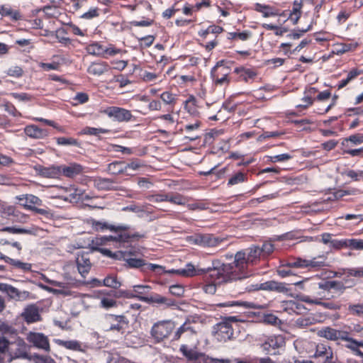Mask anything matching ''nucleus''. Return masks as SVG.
<instances>
[{"label": "nucleus", "mask_w": 363, "mask_h": 363, "mask_svg": "<svg viewBox=\"0 0 363 363\" xmlns=\"http://www.w3.org/2000/svg\"><path fill=\"white\" fill-rule=\"evenodd\" d=\"M250 252L240 250L235 255V259L232 264H223L219 269L224 274V277L218 278V281H233L247 278L249 276Z\"/></svg>", "instance_id": "obj_1"}, {"label": "nucleus", "mask_w": 363, "mask_h": 363, "mask_svg": "<svg viewBox=\"0 0 363 363\" xmlns=\"http://www.w3.org/2000/svg\"><path fill=\"white\" fill-rule=\"evenodd\" d=\"M144 238H145V234H142L139 232H118V234L114 236L96 237L92 241V248L94 250L101 252L99 250H107L106 248L101 247V246L105 245L108 242L113 241L121 245L138 241L140 239Z\"/></svg>", "instance_id": "obj_2"}, {"label": "nucleus", "mask_w": 363, "mask_h": 363, "mask_svg": "<svg viewBox=\"0 0 363 363\" xmlns=\"http://www.w3.org/2000/svg\"><path fill=\"white\" fill-rule=\"evenodd\" d=\"M224 32L223 27L211 24L206 28H201L198 31V41L206 50L211 51L219 43V35Z\"/></svg>", "instance_id": "obj_3"}, {"label": "nucleus", "mask_w": 363, "mask_h": 363, "mask_svg": "<svg viewBox=\"0 0 363 363\" xmlns=\"http://www.w3.org/2000/svg\"><path fill=\"white\" fill-rule=\"evenodd\" d=\"M219 264V260H213L212 262V267H208L205 274L203 275L205 284L203 286V289L206 294H214L216 291V287L218 285L227 282L218 281V278L224 277V274L218 268Z\"/></svg>", "instance_id": "obj_4"}, {"label": "nucleus", "mask_w": 363, "mask_h": 363, "mask_svg": "<svg viewBox=\"0 0 363 363\" xmlns=\"http://www.w3.org/2000/svg\"><path fill=\"white\" fill-rule=\"evenodd\" d=\"M18 201H26V203H20L25 209L32 211L35 213L42 215L46 218L52 216L51 211L48 208H38L43 206V201L38 196L33 194H25L17 196Z\"/></svg>", "instance_id": "obj_5"}, {"label": "nucleus", "mask_w": 363, "mask_h": 363, "mask_svg": "<svg viewBox=\"0 0 363 363\" xmlns=\"http://www.w3.org/2000/svg\"><path fill=\"white\" fill-rule=\"evenodd\" d=\"M86 52L92 55L108 59L110 57H114L118 54L126 52L125 50L117 48L113 44H108V46L101 44L100 42H94L86 47Z\"/></svg>", "instance_id": "obj_6"}, {"label": "nucleus", "mask_w": 363, "mask_h": 363, "mask_svg": "<svg viewBox=\"0 0 363 363\" xmlns=\"http://www.w3.org/2000/svg\"><path fill=\"white\" fill-rule=\"evenodd\" d=\"M128 321L122 315L107 314L102 321V328L105 332L123 333Z\"/></svg>", "instance_id": "obj_7"}, {"label": "nucleus", "mask_w": 363, "mask_h": 363, "mask_svg": "<svg viewBox=\"0 0 363 363\" xmlns=\"http://www.w3.org/2000/svg\"><path fill=\"white\" fill-rule=\"evenodd\" d=\"M101 253L108 257L113 258L119 260H125L130 268L144 269L145 260L143 259L132 258L131 252L128 251H117L113 252L110 250H100Z\"/></svg>", "instance_id": "obj_8"}, {"label": "nucleus", "mask_w": 363, "mask_h": 363, "mask_svg": "<svg viewBox=\"0 0 363 363\" xmlns=\"http://www.w3.org/2000/svg\"><path fill=\"white\" fill-rule=\"evenodd\" d=\"M227 62L218 61L211 70V77L216 86H226L230 83V69L226 65Z\"/></svg>", "instance_id": "obj_9"}, {"label": "nucleus", "mask_w": 363, "mask_h": 363, "mask_svg": "<svg viewBox=\"0 0 363 363\" xmlns=\"http://www.w3.org/2000/svg\"><path fill=\"white\" fill-rule=\"evenodd\" d=\"M150 287L145 285H135L133 286V291H114V298L124 297L127 298H137L140 301L147 302L149 297L147 294Z\"/></svg>", "instance_id": "obj_10"}, {"label": "nucleus", "mask_w": 363, "mask_h": 363, "mask_svg": "<svg viewBox=\"0 0 363 363\" xmlns=\"http://www.w3.org/2000/svg\"><path fill=\"white\" fill-rule=\"evenodd\" d=\"M233 331L232 320L228 318L214 326L213 335L219 342H226L233 337Z\"/></svg>", "instance_id": "obj_11"}, {"label": "nucleus", "mask_w": 363, "mask_h": 363, "mask_svg": "<svg viewBox=\"0 0 363 363\" xmlns=\"http://www.w3.org/2000/svg\"><path fill=\"white\" fill-rule=\"evenodd\" d=\"M173 330V325L170 321H161L153 325L151 329V335L156 342H160L167 338Z\"/></svg>", "instance_id": "obj_12"}, {"label": "nucleus", "mask_w": 363, "mask_h": 363, "mask_svg": "<svg viewBox=\"0 0 363 363\" xmlns=\"http://www.w3.org/2000/svg\"><path fill=\"white\" fill-rule=\"evenodd\" d=\"M88 223L96 231H104L105 230H109L111 232L118 233V232H130V227L125 224L112 225L106 222H101L96 220L94 218L88 220Z\"/></svg>", "instance_id": "obj_13"}, {"label": "nucleus", "mask_w": 363, "mask_h": 363, "mask_svg": "<svg viewBox=\"0 0 363 363\" xmlns=\"http://www.w3.org/2000/svg\"><path fill=\"white\" fill-rule=\"evenodd\" d=\"M101 113L107 115L109 118H112L118 122H128L133 118L130 111L118 106H108L101 110Z\"/></svg>", "instance_id": "obj_14"}, {"label": "nucleus", "mask_w": 363, "mask_h": 363, "mask_svg": "<svg viewBox=\"0 0 363 363\" xmlns=\"http://www.w3.org/2000/svg\"><path fill=\"white\" fill-rule=\"evenodd\" d=\"M192 241L193 243L203 247H214L218 246L223 241V239L213 234L198 233L192 237Z\"/></svg>", "instance_id": "obj_15"}, {"label": "nucleus", "mask_w": 363, "mask_h": 363, "mask_svg": "<svg viewBox=\"0 0 363 363\" xmlns=\"http://www.w3.org/2000/svg\"><path fill=\"white\" fill-rule=\"evenodd\" d=\"M28 341L35 347L43 349L46 352L50 350L48 337L41 333H30L27 337Z\"/></svg>", "instance_id": "obj_16"}, {"label": "nucleus", "mask_w": 363, "mask_h": 363, "mask_svg": "<svg viewBox=\"0 0 363 363\" xmlns=\"http://www.w3.org/2000/svg\"><path fill=\"white\" fill-rule=\"evenodd\" d=\"M313 357L320 359L322 363H333L335 361L332 348L325 344H318L316 345Z\"/></svg>", "instance_id": "obj_17"}, {"label": "nucleus", "mask_w": 363, "mask_h": 363, "mask_svg": "<svg viewBox=\"0 0 363 363\" xmlns=\"http://www.w3.org/2000/svg\"><path fill=\"white\" fill-rule=\"evenodd\" d=\"M9 354L11 359L25 358L27 357V347L22 339H17L11 342Z\"/></svg>", "instance_id": "obj_18"}, {"label": "nucleus", "mask_w": 363, "mask_h": 363, "mask_svg": "<svg viewBox=\"0 0 363 363\" xmlns=\"http://www.w3.org/2000/svg\"><path fill=\"white\" fill-rule=\"evenodd\" d=\"M268 290V291H276L281 293H285L288 291L285 284L281 282L275 281H269L260 284L251 285V291L258 290Z\"/></svg>", "instance_id": "obj_19"}, {"label": "nucleus", "mask_w": 363, "mask_h": 363, "mask_svg": "<svg viewBox=\"0 0 363 363\" xmlns=\"http://www.w3.org/2000/svg\"><path fill=\"white\" fill-rule=\"evenodd\" d=\"M179 351L189 361L201 359L203 363H209L210 357L208 356L193 349H189L186 345H181Z\"/></svg>", "instance_id": "obj_20"}, {"label": "nucleus", "mask_w": 363, "mask_h": 363, "mask_svg": "<svg viewBox=\"0 0 363 363\" xmlns=\"http://www.w3.org/2000/svg\"><path fill=\"white\" fill-rule=\"evenodd\" d=\"M318 335L320 337L326 338L330 340H337L346 339V332L342 330H337L332 328H325L318 332Z\"/></svg>", "instance_id": "obj_21"}, {"label": "nucleus", "mask_w": 363, "mask_h": 363, "mask_svg": "<svg viewBox=\"0 0 363 363\" xmlns=\"http://www.w3.org/2000/svg\"><path fill=\"white\" fill-rule=\"evenodd\" d=\"M22 317L27 323H33L41 320V315L38 307L35 305L28 306L22 313Z\"/></svg>", "instance_id": "obj_22"}, {"label": "nucleus", "mask_w": 363, "mask_h": 363, "mask_svg": "<svg viewBox=\"0 0 363 363\" xmlns=\"http://www.w3.org/2000/svg\"><path fill=\"white\" fill-rule=\"evenodd\" d=\"M111 67L106 62H92L87 69L89 74L99 77L107 72H109Z\"/></svg>", "instance_id": "obj_23"}, {"label": "nucleus", "mask_w": 363, "mask_h": 363, "mask_svg": "<svg viewBox=\"0 0 363 363\" xmlns=\"http://www.w3.org/2000/svg\"><path fill=\"white\" fill-rule=\"evenodd\" d=\"M62 175L73 178L83 172V167L78 163H69L68 165H60Z\"/></svg>", "instance_id": "obj_24"}, {"label": "nucleus", "mask_w": 363, "mask_h": 363, "mask_svg": "<svg viewBox=\"0 0 363 363\" xmlns=\"http://www.w3.org/2000/svg\"><path fill=\"white\" fill-rule=\"evenodd\" d=\"M160 98L162 103L168 106V110H171L172 111L174 110L179 101V95L169 90L163 91L160 95Z\"/></svg>", "instance_id": "obj_25"}, {"label": "nucleus", "mask_w": 363, "mask_h": 363, "mask_svg": "<svg viewBox=\"0 0 363 363\" xmlns=\"http://www.w3.org/2000/svg\"><path fill=\"white\" fill-rule=\"evenodd\" d=\"M284 338L281 335H277L269 337L262 346L264 350H267L268 353L275 354V352H272L270 348L275 350L284 347Z\"/></svg>", "instance_id": "obj_26"}, {"label": "nucleus", "mask_w": 363, "mask_h": 363, "mask_svg": "<svg viewBox=\"0 0 363 363\" xmlns=\"http://www.w3.org/2000/svg\"><path fill=\"white\" fill-rule=\"evenodd\" d=\"M77 264L79 272L82 277H85V274L89 272L91 265L89 254L83 253L82 255H79L77 258Z\"/></svg>", "instance_id": "obj_27"}, {"label": "nucleus", "mask_w": 363, "mask_h": 363, "mask_svg": "<svg viewBox=\"0 0 363 363\" xmlns=\"http://www.w3.org/2000/svg\"><path fill=\"white\" fill-rule=\"evenodd\" d=\"M0 14L4 17H8L13 21L21 20L23 15L18 9H13L9 5H2L0 7Z\"/></svg>", "instance_id": "obj_28"}, {"label": "nucleus", "mask_w": 363, "mask_h": 363, "mask_svg": "<svg viewBox=\"0 0 363 363\" xmlns=\"http://www.w3.org/2000/svg\"><path fill=\"white\" fill-rule=\"evenodd\" d=\"M94 186L99 190H116V183L111 179L97 177L94 179Z\"/></svg>", "instance_id": "obj_29"}, {"label": "nucleus", "mask_w": 363, "mask_h": 363, "mask_svg": "<svg viewBox=\"0 0 363 363\" xmlns=\"http://www.w3.org/2000/svg\"><path fill=\"white\" fill-rule=\"evenodd\" d=\"M26 135L33 138H44L48 135V131L45 129L38 128L35 125H29L24 129Z\"/></svg>", "instance_id": "obj_30"}, {"label": "nucleus", "mask_w": 363, "mask_h": 363, "mask_svg": "<svg viewBox=\"0 0 363 363\" xmlns=\"http://www.w3.org/2000/svg\"><path fill=\"white\" fill-rule=\"evenodd\" d=\"M322 298H328L326 297L325 295L321 296V298H315V299H311L308 296H303L301 297V300L306 303L321 305V306H324L325 308L331 309V310L340 309V305L333 303V302H321L320 299H322Z\"/></svg>", "instance_id": "obj_31"}, {"label": "nucleus", "mask_w": 363, "mask_h": 363, "mask_svg": "<svg viewBox=\"0 0 363 363\" xmlns=\"http://www.w3.org/2000/svg\"><path fill=\"white\" fill-rule=\"evenodd\" d=\"M94 281L97 282V286H105L114 289H117L121 286V281L115 275H108L103 279V281L94 279Z\"/></svg>", "instance_id": "obj_32"}, {"label": "nucleus", "mask_w": 363, "mask_h": 363, "mask_svg": "<svg viewBox=\"0 0 363 363\" xmlns=\"http://www.w3.org/2000/svg\"><path fill=\"white\" fill-rule=\"evenodd\" d=\"M198 101L196 97L190 95L184 102V109L192 116L197 118L199 115Z\"/></svg>", "instance_id": "obj_33"}, {"label": "nucleus", "mask_w": 363, "mask_h": 363, "mask_svg": "<svg viewBox=\"0 0 363 363\" xmlns=\"http://www.w3.org/2000/svg\"><path fill=\"white\" fill-rule=\"evenodd\" d=\"M191 200L192 199L191 197L184 196L177 192H171L168 194V202L175 205L186 206V204Z\"/></svg>", "instance_id": "obj_34"}, {"label": "nucleus", "mask_w": 363, "mask_h": 363, "mask_svg": "<svg viewBox=\"0 0 363 363\" xmlns=\"http://www.w3.org/2000/svg\"><path fill=\"white\" fill-rule=\"evenodd\" d=\"M247 180H248L247 172H244L242 171H238L230 176V177L228 180L227 185L228 186H232L240 184L243 182H247Z\"/></svg>", "instance_id": "obj_35"}, {"label": "nucleus", "mask_w": 363, "mask_h": 363, "mask_svg": "<svg viewBox=\"0 0 363 363\" xmlns=\"http://www.w3.org/2000/svg\"><path fill=\"white\" fill-rule=\"evenodd\" d=\"M206 272V269H196L194 265L189 263L184 269L179 270V274L184 277H194L195 275H204Z\"/></svg>", "instance_id": "obj_36"}, {"label": "nucleus", "mask_w": 363, "mask_h": 363, "mask_svg": "<svg viewBox=\"0 0 363 363\" xmlns=\"http://www.w3.org/2000/svg\"><path fill=\"white\" fill-rule=\"evenodd\" d=\"M147 302L155 303L157 304H162L167 306L175 305V301L172 299L168 298L165 296L155 294L149 297Z\"/></svg>", "instance_id": "obj_37"}, {"label": "nucleus", "mask_w": 363, "mask_h": 363, "mask_svg": "<svg viewBox=\"0 0 363 363\" xmlns=\"http://www.w3.org/2000/svg\"><path fill=\"white\" fill-rule=\"evenodd\" d=\"M255 9V11L261 13L262 16L264 18L274 16L279 14L277 11L274 10L272 7L268 5L256 4Z\"/></svg>", "instance_id": "obj_38"}, {"label": "nucleus", "mask_w": 363, "mask_h": 363, "mask_svg": "<svg viewBox=\"0 0 363 363\" xmlns=\"http://www.w3.org/2000/svg\"><path fill=\"white\" fill-rule=\"evenodd\" d=\"M233 73L236 76V80L238 82H247L250 79V69L243 66L236 67Z\"/></svg>", "instance_id": "obj_39"}, {"label": "nucleus", "mask_w": 363, "mask_h": 363, "mask_svg": "<svg viewBox=\"0 0 363 363\" xmlns=\"http://www.w3.org/2000/svg\"><path fill=\"white\" fill-rule=\"evenodd\" d=\"M6 263L13 266L16 269H19L21 271L26 272L31 271V264L23 262L20 260L12 259L9 257H7Z\"/></svg>", "instance_id": "obj_40"}, {"label": "nucleus", "mask_w": 363, "mask_h": 363, "mask_svg": "<svg viewBox=\"0 0 363 363\" xmlns=\"http://www.w3.org/2000/svg\"><path fill=\"white\" fill-rule=\"evenodd\" d=\"M319 289H323L325 291H329L332 289H335L337 291H343L345 289L344 285L336 281H328L324 283H320L318 284Z\"/></svg>", "instance_id": "obj_41"}, {"label": "nucleus", "mask_w": 363, "mask_h": 363, "mask_svg": "<svg viewBox=\"0 0 363 363\" xmlns=\"http://www.w3.org/2000/svg\"><path fill=\"white\" fill-rule=\"evenodd\" d=\"M55 342L66 349L79 351L81 350V343L77 340H56Z\"/></svg>", "instance_id": "obj_42"}, {"label": "nucleus", "mask_w": 363, "mask_h": 363, "mask_svg": "<svg viewBox=\"0 0 363 363\" xmlns=\"http://www.w3.org/2000/svg\"><path fill=\"white\" fill-rule=\"evenodd\" d=\"M145 163L140 159L135 158L132 160L130 162L125 164L124 166V171L126 175H130L129 170L137 171L141 167H145Z\"/></svg>", "instance_id": "obj_43"}, {"label": "nucleus", "mask_w": 363, "mask_h": 363, "mask_svg": "<svg viewBox=\"0 0 363 363\" xmlns=\"http://www.w3.org/2000/svg\"><path fill=\"white\" fill-rule=\"evenodd\" d=\"M187 331H190L191 333H196V330L191 326V322L187 319L177 330L174 334V340H179L181 335Z\"/></svg>", "instance_id": "obj_44"}, {"label": "nucleus", "mask_w": 363, "mask_h": 363, "mask_svg": "<svg viewBox=\"0 0 363 363\" xmlns=\"http://www.w3.org/2000/svg\"><path fill=\"white\" fill-rule=\"evenodd\" d=\"M108 133H110V130L108 129L86 126L82 129L80 134L99 136L100 134H105Z\"/></svg>", "instance_id": "obj_45"}, {"label": "nucleus", "mask_w": 363, "mask_h": 363, "mask_svg": "<svg viewBox=\"0 0 363 363\" xmlns=\"http://www.w3.org/2000/svg\"><path fill=\"white\" fill-rule=\"evenodd\" d=\"M65 192L67 193L66 195L62 196V198L65 201H72L76 200L79 199V196H80L81 193L80 191L77 189H75L74 186H69L65 189Z\"/></svg>", "instance_id": "obj_46"}, {"label": "nucleus", "mask_w": 363, "mask_h": 363, "mask_svg": "<svg viewBox=\"0 0 363 363\" xmlns=\"http://www.w3.org/2000/svg\"><path fill=\"white\" fill-rule=\"evenodd\" d=\"M56 143L58 145H71L75 147H79L80 143L79 140L74 138H65V137H59L56 138Z\"/></svg>", "instance_id": "obj_47"}, {"label": "nucleus", "mask_w": 363, "mask_h": 363, "mask_svg": "<svg viewBox=\"0 0 363 363\" xmlns=\"http://www.w3.org/2000/svg\"><path fill=\"white\" fill-rule=\"evenodd\" d=\"M124 166V162H113L108 164V169L113 174H125Z\"/></svg>", "instance_id": "obj_48"}, {"label": "nucleus", "mask_w": 363, "mask_h": 363, "mask_svg": "<svg viewBox=\"0 0 363 363\" xmlns=\"http://www.w3.org/2000/svg\"><path fill=\"white\" fill-rule=\"evenodd\" d=\"M314 322L315 318L311 316L300 317L295 321V325L300 328H305L313 325Z\"/></svg>", "instance_id": "obj_49"}, {"label": "nucleus", "mask_w": 363, "mask_h": 363, "mask_svg": "<svg viewBox=\"0 0 363 363\" xmlns=\"http://www.w3.org/2000/svg\"><path fill=\"white\" fill-rule=\"evenodd\" d=\"M348 142H351L354 145H359L363 143V135L362 134H354L350 135L349 138L343 139L341 143L342 146H347Z\"/></svg>", "instance_id": "obj_50"}, {"label": "nucleus", "mask_w": 363, "mask_h": 363, "mask_svg": "<svg viewBox=\"0 0 363 363\" xmlns=\"http://www.w3.org/2000/svg\"><path fill=\"white\" fill-rule=\"evenodd\" d=\"M140 78L145 82H151L157 80L158 74L154 72H148L145 69H140L139 73Z\"/></svg>", "instance_id": "obj_51"}, {"label": "nucleus", "mask_w": 363, "mask_h": 363, "mask_svg": "<svg viewBox=\"0 0 363 363\" xmlns=\"http://www.w3.org/2000/svg\"><path fill=\"white\" fill-rule=\"evenodd\" d=\"M347 342L345 347L350 349L353 352L357 350V347H363V341H357L349 337V334L346 332V339H342Z\"/></svg>", "instance_id": "obj_52"}, {"label": "nucleus", "mask_w": 363, "mask_h": 363, "mask_svg": "<svg viewBox=\"0 0 363 363\" xmlns=\"http://www.w3.org/2000/svg\"><path fill=\"white\" fill-rule=\"evenodd\" d=\"M348 311L352 315L363 318V303L357 304H350Z\"/></svg>", "instance_id": "obj_53"}, {"label": "nucleus", "mask_w": 363, "mask_h": 363, "mask_svg": "<svg viewBox=\"0 0 363 363\" xmlns=\"http://www.w3.org/2000/svg\"><path fill=\"white\" fill-rule=\"evenodd\" d=\"M147 199L152 202L160 203L168 201V194L160 193L148 195Z\"/></svg>", "instance_id": "obj_54"}, {"label": "nucleus", "mask_w": 363, "mask_h": 363, "mask_svg": "<svg viewBox=\"0 0 363 363\" xmlns=\"http://www.w3.org/2000/svg\"><path fill=\"white\" fill-rule=\"evenodd\" d=\"M100 306L106 309L115 308L117 306V301L113 298L102 297L100 301Z\"/></svg>", "instance_id": "obj_55"}, {"label": "nucleus", "mask_w": 363, "mask_h": 363, "mask_svg": "<svg viewBox=\"0 0 363 363\" xmlns=\"http://www.w3.org/2000/svg\"><path fill=\"white\" fill-rule=\"evenodd\" d=\"M157 119L162 121L164 126L167 128L172 127L175 122L174 118L171 113L161 115L157 117Z\"/></svg>", "instance_id": "obj_56"}, {"label": "nucleus", "mask_w": 363, "mask_h": 363, "mask_svg": "<svg viewBox=\"0 0 363 363\" xmlns=\"http://www.w3.org/2000/svg\"><path fill=\"white\" fill-rule=\"evenodd\" d=\"M47 177H57L60 175H62L61 172V167L57 166V167H51L49 168L45 169V172H43Z\"/></svg>", "instance_id": "obj_57"}, {"label": "nucleus", "mask_w": 363, "mask_h": 363, "mask_svg": "<svg viewBox=\"0 0 363 363\" xmlns=\"http://www.w3.org/2000/svg\"><path fill=\"white\" fill-rule=\"evenodd\" d=\"M248 33L247 32H230L228 33V39L247 40L248 39Z\"/></svg>", "instance_id": "obj_58"}, {"label": "nucleus", "mask_w": 363, "mask_h": 363, "mask_svg": "<svg viewBox=\"0 0 363 363\" xmlns=\"http://www.w3.org/2000/svg\"><path fill=\"white\" fill-rule=\"evenodd\" d=\"M23 70L20 66H13L8 69L6 71L7 75L16 78H20L23 75Z\"/></svg>", "instance_id": "obj_59"}, {"label": "nucleus", "mask_w": 363, "mask_h": 363, "mask_svg": "<svg viewBox=\"0 0 363 363\" xmlns=\"http://www.w3.org/2000/svg\"><path fill=\"white\" fill-rule=\"evenodd\" d=\"M200 126L201 121L196 118L194 123L184 125L182 130L186 131L188 133H191L195 130H199Z\"/></svg>", "instance_id": "obj_60"}, {"label": "nucleus", "mask_w": 363, "mask_h": 363, "mask_svg": "<svg viewBox=\"0 0 363 363\" xmlns=\"http://www.w3.org/2000/svg\"><path fill=\"white\" fill-rule=\"evenodd\" d=\"M39 67L44 71L59 70L60 64L57 62H52L51 63L40 62Z\"/></svg>", "instance_id": "obj_61"}, {"label": "nucleus", "mask_w": 363, "mask_h": 363, "mask_svg": "<svg viewBox=\"0 0 363 363\" xmlns=\"http://www.w3.org/2000/svg\"><path fill=\"white\" fill-rule=\"evenodd\" d=\"M89 99V95L84 92H78L73 97V101H77V103L73 104V105L77 104H83L86 103Z\"/></svg>", "instance_id": "obj_62"}, {"label": "nucleus", "mask_w": 363, "mask_h": 363, "mask_svg": "<svg viewBox=\"0 0 363 363\" xmlns=\"http://www.w3.org/2000/svg\"><path fill=\"white\" fill-rule=\"evenodd\" d=\"M43 11L45 13L48 18H57L60 14L59 11H57V8L46 5L43 8Z\"/></svg>", "instance_id": "obj_63"}, {"label": "nucleus", "mask_w": 363, "mask_h": 363, "mask_svg": "<svg viewBox=\"0 0 363 363\" xmlns=\"http://www.w3.org/2000/svg\"><path fill=\"white\" fill-rule=\"evenodd\" d=\"M99 9L97 7L91 8L88 11L84 13L81 18L84 19H92L99 16Z\"/></svg>", "instance_id": "obj_64"}]
</instances>
